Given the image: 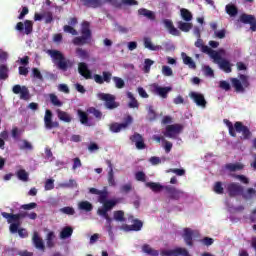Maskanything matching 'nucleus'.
<instances>
[{"label":"nucleus","instance_id":"nucleus-1","mask_svg":"<svg viewBox=\"0 0 256 256\" xmlns=\"http://www.w3.org/2000/svg\"><path fill=\"white\" fill-rule=\"evenodd\" d=\"M3 219H6L9 226V231L12 233V235H15V233H18L19 237L21 239H25L29 237V233H27V229L21 228L22 225V219H25L27 217L26 213H7V212H2L1 213Z\"/></svg>","mask_w":256,"mask_h":256},{"label":"nucleus","instance_id":"nucleus-2","mask_svg":"<svg viewBox=\"0 0 256 256\" xmlns=\"http://www.w3.org/2000/svg\"><path fill=\"white\" fill-rule=\"evenodd\" d=\"M223 123L226 124L230 137H237V133L242 134L240 139H242L243 141H247L251 139V137H253V133H251L249 127L245 126L241 121L235 122L234 126L233 122L229 121V119H224Z\"/></svg>","mask_w":256,"mask_h":256},{"label":"nucleus","instance_id":"nucleus-3","mask_svg":"<svg viewBox=\"0 0 256 256\" xmlns=\"http://www.w3.org/2000/svg\"><path fill=\"white\" fill-rule=\"evenodd\" d=\"M81 35L75 37L72 40L73 45H88V43H91V39L93 37V33L91 32V23L88 21L82 22V27H81Z\"/></svg>","mask_w":256,"mask_h":256},{"label":"nucleus","instance_id":"nucleus-4","mask_svg":"<svg viewBox=\"0 0 256 256\" xmlns=\"http://www.w3.org/2000/svg\"><path fill=\"white\" fill-rule=\"evenodd\" d=\"M48 54L54 61H57V67L60 71H67V69L73 67V62L71 60L66 59L63 53L59 50H48Z\"/></svg>","mask_w":256,"mask_h":256},{"label":"nucleus","instance_id":"nucleus-5","mask_svg":"<svg viewBox=\"0 0 256 256\" xmlns=\"http://www.w3.org/2000/svg\"><path fill=\"white\" fill-rule=\"evenodd\" d=\"M230 81L236 93H245V89H249L251 86L249 76L245 74H239L238 78H231Z\"/></svg>","mask_w":256,"mask_h":256},{"label":"nucleus","instance_id":"nucleus-6","mask_svg":"<svg viewBox=\"0 0 256 256\" xmlns=\"http://www.w3.org/2000/svg\"><path fill=\"white\" fill-rule=\"evenodd\" d=\"M195 47L198 49H201L202 53H207L211 59L214 61H219L221 59V54L219 52L209 48V46L203 44V39L198 38L197 41L195 42Z\"/></svg>","mask_w":256,"mask_h":256},{"label":"nucleus","instance_id":"nucleus-7","mask_svg":"<svg viewBox=\"0 0 256 256\" xmlns=\"http://www.w3.org/2000/svg\"><path fill=\"white\" fill-rule=\"evenodd\" d=\"M98 97L101 101H104V106L110 111L119 107V102L115 101L117 98L113 94L100 93Z\"/></svg>","mask_w":256,"mask_h":256},{"label":"nucleus","instance_id":"nucleus-8","mask_svg":"<svg viewBox=\"0 0 256 256\" xmlns=\"http://www.w3.org/2000/svg\"><path fill=\"white\" fill-rule=\"evenodd\" d=\"M133 123V117L131 115H128L125 119L123 123H117L114 122L112 124H110V131L112 133H121V131H123V129H127V127H129V125H131Z\"/></svg>","mask_w":256,"mask_h":256},{"label":"nucleus","instance_id":"nucleus-9","mask_svg":"<svg viewBox=\"0 0 256 256\" xmlns=\"http://www.w3.org/2000/svg\"><path fill=\"white\" fill-rule=\"evenodd\" d=\"M183 131V125L181 124H171L166 126V131L164 132V137H169V139H176L177 135Z\"/></svg>","mask_w":256,"mask_h":256},{"label":"nucleus","instance_id":"nucleus-10","mask_svg":"<svg viewBox=\"0 0 256 256\" xmlns=\"http://www.w3.org/2000/svg\"><path fill=\"white\" fill-rule=\"evenodd\" d=\"M12 91L14 95H20V99L23 101H29L31 99V95L29 94V88L27 86H21L16 84L13 86Z\"/></svg>","mask_w":256,"mask_h":256},{"label":"nucleus","instance_id":"nucleus-11","mask_svg":"<svg viewBox=\"0 0 256 256\" xmlns=\"http://www.w3.org/2000/svg\"><path fill=\"white\" fill-rule=\"evenodd\" d=\"M15 29L20 33L24 31L25 35H31L33 33V21L25 20L24 24L23 22H18Z\"/></svg>","mask_w":256,"mask_h":256},{"label":"nucleus","instance_id":"nucleus-12","mask_svg":"<svg viewBox=\"0 0 256 256\" xmlns=\"http://www.w3.org/2000/svg\"><path fill=\"white\" fill-rule=\"evenodd\" d=\"M44 125L46 129H57L59 128V122H53V112L47 109L44 116Z\"/></svg>","mask_w":256,"mask_h":256},{"label":"nucleus","instance_id":"nucleus-13","mask_svg":"<svg viewBox=\"0 0 256 256\" xmlns=\"http://www.w3.org/2000/svg\"><path fill=\"white\" fill-rule=\"evenodd\" d=\"M227 191L229 197H237L238 195H243V186L239 183L232 182L228 184Z\"/></svg>","mask_w":256,"mask_h":256},{"label":"nucleus","instance_id":"nucleus-14","mask_svg":"<svg viewBox=\"0 0 256 256\" xmlns=\"http://www.w3.org/2000/svg\"><path fill=\"white\" fill-rule=\"evenodd\" d=\"M117 203H119V200H117V199L108 200V201L104 202L103 207L98 208L97 215L109 214V211H111L113 209V207H115V205H117Z\"/></svg>","mask_w":256,"mask_h":256},{"label":"nucleus","instance_id":"nucleus-15","mask_svg":"<svg viewBox=\"0 0 256 256\" xmlns=\"http://www.w3.org/2000/svg\"><path fill=\"white\" fill-rule=\"evenodd\" d=\"M189 97L194 101V103H196L198 107H202L203 109L207 107V100H205V96L203 94L199 92H191Z\"/></svg>","mask_w":256,"mask_h":256},{"label":"nucleus","instance_id":"nucleus-16","mask_svg":"<svg viewBox=\"0 0 256 256\" xmlns=\"http://www.w3.org/2000/svg\"><path fill=\"white\" fill-rule=\"evenodd\" d=\"M170 91H172L171 87H161L159 86V84L152 85V93H155V95H159V97H161L162 99H167Z\"/></svg>","mask_w":256,"mask_h":256},{"label":"nucleus","instance_id":"nucleus-17","mask_svg":"<svg viewBox=\"0 0 256 256\" xmlns=\"http://www.w3.org/2000/svg\"><path fill=\"white\" fill-rule=\"evenodd\" d=\"M164 189L168 193V197L173 201H179L183 196V191L173 186H165Z\"/></svg>","mask_w":256,"mask_h":256},{"label":"nucleus","instance_id":"nucleus-18","mask_svg":"<svg viewBox=\"0 0 256 256\" xmlns=\"http://www.w3.org/2000/svg\"><path fill=\"white\" fill-rule=\"evenodd\" d=\"M132 225L129 224H125L122 226V229L124 231H126L127 233H129V231H141V229H143V221L139 220V219H133L132 220Z\"/></svg>","mask_w":256,"mask_h":256},{"label":"nucleus","instance_id":"nucleus-19","mask_svg":"<svg viewBox=\"0 0 256 256\" xmlns=\"http://www.w3.org/2000/svg\"><path fill=\"white\" fill-rule=\"evenodd\" d=\"M161 255L162 256H173V255L191 256V254H189V251L186 248H181V247H178L173 250H163L161 252Z\"/></svg>","mask_w":256,"mask_h":256},{"label":"nucleus","instance_id":"nucleus-20","mask_svg":"<svg viewBox=\"0 0 256 256\" xmlns=\"http://www.w3.org/2000/svg\"><path fill=\"white\" fill-rule=\"evenodd\" d=\"M78 73L84 77V79H93V74L89 70V66L85 62H80L78 64Z\"/></svg>","mask_w":256,"mask_h":256},{"label":"nucleus","instance_id":"nucleus-21","mask_svg":"<svg viewBox=\"0 0 256 256\" xmlns=\"http://www.w3.org/2000/svg\"><path fill=\"white\" fill-rule=\"evenodd\" d=\"M130 141L132 143H135L136 149H145V140L143 139V136L137 132H135L132 136H130Z\"/></svg>","mask_w":256,"mask_h":256},{"label":"nucleus","instance_id":"nucleus-22","mask_svg":"<svg viewBox=\"0 0 256 256\" xmlns=\"http://www.w3.org/2000/svg\"><path fill=\"white\" fill-rule=\"evenodd\" d=\"M214 63H217L224 73H231L233 71V69L231 68V62L222 59L221 55L220 59L214 60Z\"/></svg>","mask_w":256,"mask_h":256},{"label":"nucleus","instance_id":"nucleus-23","mask_svg":"<svg viewBox=\"0 0 256 256\" xmlns=\"http://www.w3.org/2000/svg\"><path fill=\"white\" fill-rule=\"evenodd\" d=\"M32 242L34 247H36L39 251H45V243L43 242V239L39 237V233L34 232Z\"/></svg>","mask_w":256,"mask_h":256},{"label":"nucleus","instance_id":"nucleus-24","mask_svg":"<svg viewBox=\"0 0 256 256\" xmlns=\"http://www.w3.org/2000/svg\"><path fill=\"white\" fill-rule=\"evenodd\" d=\"M81 3L84 7L90 9H99V7H103V1L101 0H81Z\"/></svg>","mask_w":256,"mask_h":256},{"label":"nucleus","instance_id":"nucleus-25","mask_svg":"<svg viewBox=\"0 0 256 256\" xmlns=\"http://www.w3.org/2000/svg\"><path fill=\"white\" fill-rule=\"evenodd\" d=\"M163 23L165 27L168 29L170 35H174V37H179L181 35V32H179L178 29L175 28V26L173 25V21L165 19Z\"/></svg>","mask_w":256,"mask_h":256},{"label":"nucleus","instance_id":"nucleus-26","mask_svg":"<svg viewBox=\"0 0 256 256\" xmlns=\"http://www.w3.org/2000/svg\"><path fill=\"white\" fill-rule=\"evenodd\" d=\"M183 239L188 247H193V231L191 228H184Z\"/></svg>","mask_w":256,"mask_h":256},{"label":"nucleus","instance_id":"nucleus-27","mask_svg":"<svg viewBox=\"0 0 256 256\" xmlns=\"http://www.w3.org/2000/svg\"><path fill=\"white\" fill-rule=\"evenodd\" d=\"M138 15L146 17V19H148L149 21H155L156 19L155 12L148 10L146 8H140L138 10Z\"/></svg>","mask_w":256,"mask_h":256},{"label":"nucleus","instance_id":"nucleus-28","mask_svg":"<svg viewBox=\"0 0 256 256\" xmlns=\"http://www.w3.org/2000/svg\"><path fill=\"white\" fill-rule=\"evenodd\" d=\"M181 57L184 65H187L189 69H197V64H195V61H193V58L188 56L185 52L181 53Z\"/></svg>","mask_w":256,"mask_h":256},{"label":"nucleus","instance_id":"nucleus-29","mask_svg":"<svg viewBox=\"0 0 256 256\" xmlns=\"http://www.w3.org/2000/svg\"><path fill=\"white\" fill-rule=\"evenodd\" d=\"M177 27L180 29V31H183V33H189L193 29V24L189 22L178 21Z\"/></svg>","mask_w":256,"mask_h":256},{"label":"nucleus","instance_id":"nucleus-30","mask_svg":"<svg viewBox=\"0 0 256 256\" xmlns=\"http://www.w3.org/2000/svg\"><path fill=\"white\" fill-rule=\"evenodd\" d=\"M56 113L60 121H64V123H71L73 118H71V115H69V113L62 111L61 109H58Z\"/></svg>","mask_w":256,"mask_h":256},{"label":"nucleus","instance_id":"nucleus-31","mask_svg":"<svg viewBox=\"0 0 256 256\" xmlns=\"http://www.w3.org/2000/svg\"><path fill=\"white\" fill-rule=\"evenodd\" d=\"M77 115H78L79 121L82 125H89V114H87V112H85L81 109H78Z\"/></svg>","mask_w":256,"mask_h":256},{"label":"nucleus","instance_id":"nucleus-32","mask_svg":"<svg viewBox=\"0 0 256 256\" xmlns=\"http://www.w3.org/2000/svg\"><path fill=\"white\" fill-rule=\"evenodd\" d=\"M78 209L80 211H86V213H89L90 211H93V204L89 201H81L78 203Z\"/></svg>","mask_w":256,"mask_h":256},{"label":"nucleus","instance_id":"nucleus-33","mask_svg":"<svg viewBox=\"0 0 256 256\" xmlns=\"http://www.w3.org/2000/svg\"><path fill=\"white\" fill-rule=\"evenodd\" d=\"M73 235V227L65 226L60 232V239H69Z\"/></svg>","mask_w":256,"mask_h":256},{"label":"nucleus","instance_id":"nucleus-34","mask_svg":"<svg viewBox=\"0 0 256 256\" xmlns=\"http://www.w3.org/2000/svg\"><path fill=\"white\" fill-rule=\"evenodd\" d=\"M127 97L130 99V102L128 103L129 109H139V101L133 96V93L128 92Z\"/></svg>","mask_w":256,"mask_h":256},{"label":"nucleus","instance_id":"nucleus-35","mask_svg":"<svg viewBox=\"0 0 256 256\" xmlns=\"http://www.w3.org/2000/svg\"><path fill=\"white\" fill-rule=\"evenodd\" d=\"M107 165L110 169L108 171V184L110 185V187H115V176L113 175V164H111V161H108Z\"/></svg>","mask_w":256,"mask_h":256},{"label":"nucleus","instance_id":"nucleus-36","mask_svg":"<svg viewBox=\"0 0 256 256\" xmlns=\"http://www.w3.org/2000/svg\"><path fill=\"white\" fill-rule=\"evenodd\" d=\"M144 47L146 49H149V51H159L161 49V46L159 45H153V42H151V38H144Z\"/></svg>","mask_w":256,"mask_h":256},{"label":"nucleus","instance_id":"nucleus-37","mask_svg":"<svg viewBox=\"0 0 256 256\" xmlns=\"http://www.w3.org/2000/svg\"><path fill=\"white\" fill-rule=\"evenodd\" d=\"M242 197L246 201H251V199H255L256 197V190L254 188H248L246 192H242Z\"/></svg>","mask_w":256,"mask_h":256},{"label":"nucleus","instance_id":"nucleus-38","mask_svg":"<svg viewBox=\"0 0 256 256\" xmlns=\"http://www.w3.org/2000/svg\"><path fill=\"white\" fill-rule=\"evenodd\" d=\"M55 232L50 231L46 236V245L48 249H53L55 247Z\"/></svg>","mask_w":256,"mask_h":256},{"label":"nucleus","instance_id":"nucleus-39","mask_svg":"<svg viewBox=\"0 0 256 256\" xmlns=\"http://www.w3.org/2000/svg\"><path fill=\"white\" fill-rule=\"evenodd\" d=\"M142 251H143V253H146V255L159 256V251L151 248V246L149 244H144L142 246Z\"/></svg>","mask_w":256,"mask_h":256},{"label":"nucleus","instance_id":"nucleus-40","mask_svg":"<svg viewBox=\"0 0 256 256\" xmlns=\"http://www.w3.org/2000/svg\"><path fill=\"white\" fill-rule=\"evenodd\" d=\"M146 187L151 189L154 193H160L161 189H163V185L157 182H146Z\"/></svg>","mask_w":256,"mask_h":256},{"label":"nucleus","instance_id":"nucleus-41","mask_svg":"<svg viewBox=\"0 0 256 256\" xmlns=\"http://www.w3.org/2000/svg\"><path fill=\"white\" fill-rule=\"evenodd\" d=\"M180 15L182 17V19L186 22L192 21L193 20V14H191V11H189L186 8H182L180 10Z\"/></svg>","mask_w":256,"mask_h":256},{"label":"nucleus","instance_id":"nucleus-42","mask_svg":"<svg viewBox=\"0 0 256 256\" xmlns=\"http://www.w3.org/2000/svg\"><path fill=\"white\" fill-rule=\"evenodd\" d=\"M16 176L19 179V181H23L24 183L29 181V173H27V171H25V169L18 170L16 173Z\"/></svg>","mask_w":256,"mask_h":256},{"label":"nucleus","instance_id":"nucleus-43","mask_svg":"<svg viewBox=\"0 0 256 256\" xmlns=\"http://www.w3.org/2000/svg\"><path fill=\"white\" fill-rule=\"evenodd\" d=\"M113 217H114V221H118L119 223H124L125 212L123 210L114 211Z\"/></svg>","mask_w":256,"mask_h":256},{"label":"nucleus","instance_id":"nucleus-44","mask_svg":"<svg viewBox=\"0 0 256 256\" xmlns=\"http://www.w3.org/2000/svg\"><path fill=\"white\" fill-rule=\"evenodd\" d=\"M0 79H9V68L5 64L0 65Z\"/></svg>","mask_w":256,"mask_h":256},{"label":"nucleus","instance_id":"nucleus-45","mask_svg":"<svg viewBox=\"0 0 256 256\" xmlns=\"http://www.w3.org/2000/svg\"><path fill=\"white\" fill-rule=\"evenodd\" d=\"M226 13L230 15V17H235L239 13V10L235 5L228 4L226 5Z\"/></svg>","mask_w":256,"mask_h":256},{"label":"nucleus","instance_id":"nucleus-46","mask_svg":"<svg viewBox=\"0 0 256 256\" xmlns=\"http://www.w3.org/2000/svg\"><path fill=\"white\" fill-rule=\"evenodd\" d=\"M49 97H50V102L52 103V105H54V107H63V102L59 100L57 95L49 94Z\"/></svg>","mask_w":256,"mask_h":256},{"label":"nucleus","instance_id":"nucleus-47","mask_svg":"<svg viewBox=\"0 0 256 256\" xmlns=\"http://www.w3.org/2000/svg\"><path fill=\"white\" fill-rule=\"evenodd\" d=\"M255 19V16L249 14H242L240 16L241 23H245L246 25H250V23Z\"/></svg>","mask_w":256,"mask_h":256},{"label":"nucleus","instance_id":"nucleus-48","mask_svg":"<svg viewBox=\"0 0 256 256\" xmlns=\"http://www.w3.org/2000/svg\"><path fill=\"white\" fill-rule=\"evenodd\" d=\"M157 112L153 109V106H148V121H156L157 120Z\"/></svg>","mask_w":256,"mask_h":256},{"label":"nucleus","instance_id":"nucleus-49","mask_svg":"<svg viewBox=\"0 0 256 256\" xmlns=\"http://www.w3.org/2000/svg\"><path fill=\"white\" fill-rule=\"evenodd\" d=\"M76 55L80 59H89V52L83 48H77L76 49Z\"/></svg>","mask_w":256,"mask_h":256},{"label":"nucleus","instance_id":"nucleus-50","mask_svg":"<svg viewBox=\"0 0 256 256\" xmlns=\"http://www.w3.org/2000/svg\"><path fill=\"white\" fill-rule=\"evenodd\" d=\"M226 169H228V171H232V172H235V171H241V169H243V164H226Z\"/></svg>","mask_w":256,"mask_h":256},{"label":"nucleus","instance_id":"nucleus-51","mask_svg":"<svg viewBox=\"0 0 256 256\" xmlns=\"http://www.w3.org/2000/svg\"><path fill=\"white\" fill-rule=\"evenodd\" d=\"M112 79L117 89H123V87H125V80H123L122 78L114 76Z\"/></svg>","mask_w":256,"mask_h":256},{"label":"nucleus","instance_id":"nucleus-52","mask_svg":"<svg viewBox=\"0 0 256 256\" xmlns=\"http://www.w3.org/2000/svg\"><path fill=\"white\" fill-rule=\"evenodd\" d=\"M155 63V61L147 58L145 59L144 61V68H143V71L144 73H150L151 71V66Z\"/></svg>","mask_w":256,"mask_h":256},{"label":"nucleus","instance_id":"nucleus-53","mask_svg":"<svg viewBox=\"0 0 256 256\" xmlns=\"http://www.w3.org/2000/svg\"><path fill=\"white\" fill-rule=\"evenodd\" d=\"M87 111L88 113H91L92 115H94L96 119H101V117H103V113H101V111H99L95 107H90Z\"/></svg>","mask_w":256,"mask_h":256},{"label":"nucleus","instance_id":"nucleus-54","mask_svg":"<svg viewBox=\"0 0 256 256\" xmlns=\"http://www.w3.org/2000/svg\"><path fill=\"white\" fill-rule=\"evenodd\" d=\"M60 187H63L64 189H73V187H77V182L70 179L69 182L60 184Z\"/></svg>","mask_w":256,"mask_h":256},{"label":"nucleus","instance_id":"nucleus-55","mask_svg":"<svg viewBox=\"0 0 256 256\" xmlns=\"http://www.w3.org/2000/svg\"><path fill=\"white\" fill-rule=\"evenodd\" d=\"M60 213H64V215H75V209L73 207H63L60 209Z\"/></svg>","mask_w":256,"mask_h":256},{"label":"nucleus","instance_id":"nucleus-56","mask_svg":"<svg viewBox=\"0 0 256 256\" xmlns=\"http://www.w3.org/2000/svg\"><path fill=\"white\" fill-rule=\"evenodd\" d=\"M213 190L214 192L217 193V195H223L224 193L223 184L221 182H216Z\"/></svg>","mask_w":256,"mask_h":256},{"label":"nucleus","instance_id":"nucleus-57","mask_svg":"<svg viewBox=\"0 0 256 256\" xmlns=\"http://www.w3.org/2000/svg\"><path fill=\"white\" fill-rule=\"evenodd\" d=\"M200 243L202 245H205L206 247H211V245L215 243V240H213V238L210 237H204L203 239L200 240Z\"/></svg>","mask_w":256,"mask_h":256},{"label":"nucleus","instance_id":"nucleus-58","mask_svg":"<svg viewBox=\"0 0 256 256\" xmlns=\"http://www.w3.org/2000/svg\"><path fill=\"white\" fill-rule=\"evenodd\" d=\"M112 77H113V74H111V72L109 71L102 72V79L104 83H111Z\"/></svg>","mask_w":256,"mask_h":256},{"label":"nucleus","instance_id":"nucleus-59","mask_svg":"<svg viewBox=\"0 0 256 256\" xmlns=\"http://www.w3.org/2000/svg\"><path fill=\"white\" fill-rule=\"evenodd\" d=\"M162 74L164 77H171L173 76V69L169 66H162Z\"/></svg>","mask_w":256,"mask_h":256},{"label":"nucleus","instance_id":"nucleus-60","mask_svg":"<svg viewBox=\"0 0 256 256\" xmlns=\"http://www.w3.org/2000/svg\"><path fill=\"white\" fill-rule=\"evenodd\" d=\"M20 209H24V211H31V209H37V203L31 202L29 204L21 205Z\"/></svg>","mask_w":256,"mask_h":256},{"label":"nucleus","instance_id":"nucleus-61","mask_svg":"<svg viewBox=\"0 0 256 256\" xmlns=\"http://www.w3.org/2000/svg\"><path fill=\"white\" fill-rule=\"evenodd\" d=\"M98 195H99L98 201L99 203H102V205L107 203V201H109L107 200V191H100Z\"/></svg>","mask_w":256,"mask_h":256},{"label":"nucleus","instance_id":"nucleus-62","mask_svg":"<svg viewBox=\"0 0 256 256\" xmlns=\"http://www.w3.org/2000/svg\"><path fill=\"white\" fill-rule=\"evenodd\" d=\"M64 33H70V35H78L79 33L73 28V26L65 25L63 27Z\"/></svg>","mask_w":256,"mask_h":256},{"label":"nucleus","instance_id":"nucleus-63","mask_svg":"<svg viewBox=\"0 0 256 256\" xmlns=\"http://www.w3.org/2000/svg\"><path fill=\"white\" fill-rule=\"evenodd\" d=\"M55 180L53 179H48L46 182H45V190L46 191H51L53 189H55Z\"/></svg>","mask_w":256,"mask_h":256},{"label":"nucleus","instance_id":"nucleus-64","mask_svg":"<svg viewBox=\"0 0 256 256\" xmlns=\"http://www.w3.org/2000/svg\"><path fill=\"white\" fill-rule=\"evenodd\" d=\"M32 75L36 79H39V81H43V74H41V71H39L38 68H32Z\"/></svg>","mask_w":256,"mask_h":256}]
</instances>
